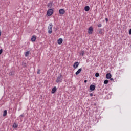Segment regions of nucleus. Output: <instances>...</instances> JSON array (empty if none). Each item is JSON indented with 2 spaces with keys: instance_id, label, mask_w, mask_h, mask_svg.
<instances>
[{
  "instance_id": "1",
  "label": "nucleus",
  "mask_w": 131,
  "mask_h": 131,
  "mask_svg": "<svg viewBox=\"0 0 131 131\" xmlns=\"http://www.w3.org/2000/svg\"><path fill=\"white\" fill-rule=\"evenodd\" d=\"M48 31L49 34H51V33H52L53 31V24L52 23L49 24V26H48Z\"/></svg>"
},
{
  "instance_id": "2",
  "label": "nucleus",
  "mask_w": 131,
  "mask_h": 131,
  "mask_svg": "<svg viewBox=\"0 0 131 131\" xmlns=\"http://www.w3.org/2000/svg\"><path fill=\"white\" fill-rule=\"evenodd\" d=\"M53 13H54V10L50 9L47 11V16H52Z\"/></svg>"
},
{
  "instance_id": "3",
  "label": "nucleus",
  "mask_w": 131,
  "mask_h": 131,
  "mask_svg": "<svg viewBox=\"0 0 131 131\" xmlns=\"http://www.w3.org/2000/svg\"><path fill=\"white\" fill-rule=\"evenodd\" d=\"M62 81H63V78H62V75H60V76L57 77L56 82L59 83V82H62Z\"/></svg>"
},
{
  "instance_id": "4",
  "label": "nucleus",
  "mask_w": 131,
  "mask_h": 131,
  "mask_svg": "<svg viewBox=\"0 0 131 131\" xmlns=\"http://www.w3.org/2000/svg\"><path fill=\"white\" fill-rule=\"evenodd\" d=\"M93 31H94V28L91 26L88 29V33L89 35L93 34Z\"/></svg>"
},
{
  "instance_id": "5",
  "label": "nucleus",
  "mask_w": 131,
  "mask_h": 131,
  "mask_svg": "<svg viewBox=\"0 0 131 131\" xmlns=\"http://www.w3.org/2000/svg\"><path fill=\"white\" fill-rule=\"evenodd\" d=\"M59 13L60 15H64L65 14V10L64 9H60L59 10Z\"/></svg>"
},
{
  "instance_id": "6",
  "label": "nucleus",
  "mask_w": 131,
  "mask_h": 131,
  "mask_svg": "<svg viewBox=\"0 0 131 131\" xmlns=\"http://www.w3.org/2000/svg\"><path fill=\"white\" fill-rule=\"evenodd\" d=\"M78 66H79V63L78 62H76L74 63L73 68L74 69H76Z\"/></svg>"
},
{
  "instance_id": "7",
  "label": "nucleus",
  "mask_w": 131,
  "mask_h": 131,
  "mask_svg": "<svg viewBox=\"0 0 131 131\" xmlns=\"http://www.w3.org/2000/svg\"><path fill=\"white\" fill-rule=\"evenodd\" d=\"M95 89H96V86H95L94 85H91L90 86V91H95Z\"/></svg>"
},
{
  "instance_id": "8",
  "label": "nucleus",
  "mask_w": 131,
  "mask_h": 131,
  "mask_svg": "<svg viewBox=\"0 0 131 131\" xmlns=\"http://www.w3.org/2000/svg\"><path fill=\"white\" fill-rule=\"evenodd\" d=\"M63 43V39L62 38H59L58 41H57V43L58 45H62V43Z\"/></svg>"
},
{
  "instance_id": "9",
  "label": "nucleus",
  "mask_w": 131,
  "mask_h": 131,
  "mask_svg": "<svg viewBox=\"0 0 131 131\" xmlns=\"http://www.w3.org/2000/svg\"><path fill=\"white\" fill-rule=\"evenodd\" d=\"M112 77V75L110 73H108L106 75V78H107V79H110V78H111Z\"/></svg>"
},
{
  "instance_id": "10",
  "label": "nucleus",
  "mask_w": 131,
  "mask_h": 131,
  "mask_svg": "<svg viewBox=\"0 0 131 131\" xmlns=\"http://www.w3.org/2000/svg\"><path fill=\"white\" fill-rule=\"evenodd\" d=\"M57 92V87L55 86L54 87L51 91L52 94H55V92Z\"/></svg>"
},
{
  "instance_id": "11",
  "label": "nucleus",
  "mask_w": 131,
  "mask_h": 131,
  "mask_svg": "<svg viewBox=\"0 0 131 131\" xmlns=\"http://www.w3.org/2000/svg\"><path fill=\"white\" fill-rule=\"evenodd\" d=\"M82 70V69L81 68L78 69V71L75 73L76 75H78V74L81 72Z\"/></svg>"
},
{
  "instance_id": "12",
  "label": "nucleus",
  "mask_w": 131,
  "mask_h": 131,
  "mask_svg": "<svg viewBox=\"0 0 131 131\" xmlns=\"http://www.w3.org/2000/svg\"><path fill=\"white\" fill-rule=\"evenodd\" d=\"M36 40V37L35 36H32L31 38V41L34 42Z\"/></svg>"
},
{
  "instance_id": "13",
  "label": "nucleus",
  "mask_w": 131,
  "mask_h": 131,
  "mask_svg": "<svg viewBox=\"0 0 131 131\" xmlns=\"http://www.w3.org/2000/svg\"><path fill=\"white\" fill-rule=\"evenodd\" d=\"M84 10H85L86 12H89V11H90V6H86L84 7Z\"/></svg>"
},
{
  "instance_id": "14",
  "label": "nucleus",
  "mask_w": 131,
  "mask_h": 131,
  "mask_svg": "<svg viewBox=\"0 0 131 131\" xmlns=\"http://www.w3.org/2000/svg\"><path fill=\"white\" fill-rule=\"evenodd\" d=\"M99 34H104V32H103V29H99Z\"/></svg>"
},
{
  "instance_id": "15",
  "label": "nucleus",
  "mask_w": 131,
  "mask_h": 131,
  "mask_svg": "<svg viewBox=\"0 0 131 131\" xmlns=\"http://www.w3.org/2000/svg\"><path fill=\"white\" fill-rule=\"evenodd\" d=\"M13 128H17V127H18V125L16 123H14L13 124Z\"/></svg>"
},
{
  "instance_id": "16",
  "label": "nucleus",
  "mask_w": 131,
  "mask_h": 131,
  "mask_svg": "<svg viewBox=\"0 0 131 131\" xmlns=\"http://www.w3.org/2000/svg\"><path fill=\"white\" fill-rule=\"evenodd\" d=\"M80 54L82 56H83V55H84V50L81 51L80 52Z\"/></svg>"
},
{
  "instance_id": "17",
  "label": "nucleus",
  "mask_w": 131,
  "mask_h": 131,
  "mask_svg": "<svg viewBox=\"0 0 131 131\" xmlns=\"http://www.w3.org/2000/svg\"><path fill=\"white\" fill-rule=\"evenodd\" d=\"M29 56V51H27L25 53V57H28Z\"/></svg>"
},
{
  "instance_id": "18",
  "label": "nucleus",
  "mask_w": 131,
  "mask_h": 131,
  "mask_svg": "<svg viewBox=\"0 0 131 131\" xmlns=\"http://www.w3.org/2000/svg\"><path fill=\"white\" fill-rule=\"evenodd\" d=\"M7 114V110H5L3 112V116H6Z\"/></svg>"
},
{
  "instance_id": "19",
  "label": "nucleus",
  "mask_w": 131,
  "mask_h": 131,
  "mask_svg": "<svg viewBox=\"0 0 131 131\" xmlns=\"http://www.w3.org/2000/svg\"><path fill=\"white\" fill-rule=\"evenodd\" d=\"M109 82V81L108 80H105L104 81V84H108V83Z\"/></svg>"
},
{
  "instance_id": "20",
  "label": "nucleus",
  "mask_w": 131,
  "mask_h": 131,
  "mask_svg": "<svg viewBox=\"0 0 131 131\" xmlns=\"http://www.w3.org/2000/svg\"><path fill=\"white\" fill-rule=\"evenodd\" d=\"M95 76L96 77H99V76H100V74H99V73H96L95 74Z\"/></svg>"
},
{
  "instance_id": "21",
  "label": "nucleus",
  "mask_w": 131,
  "mask_h": 131,
  "mask_svg": "<svg viewBox=\"0 0 131 131\" xmlns=\"http://www.w3.org/2000/svg\"><path fill=\"white\" fill-rule=\"evenodd\" d=\"M37 74H40V69H38V70Z\"/></svg>"
},
{
  "instance_id": "22",
  "label": "nucleus",
  "mask_w": 131,
  "mask_h": 131,
  "mask_svg": "<svg viewBox=\"0 0 131 131\" xmlns=\"http://www.w3.org/2000/svg\"><path fill=\"white\" fill-rule=\"evenodd\" d=\"M98 27H102V24H100L98 25Z\"/></svg>"
},
{
  "instance_id": "23",
  "label": "nucleus",
  "mask_w": 131,
  "mask_h": 131,
  "mask_svg": "<svg viewBox=\"0 0 131 131\" xmlns=\"http://www.w3.org/2000/svg\"><path fill=\"white\" fill-rule=\"evenodd\" d=\"M3 53V49L0 50V55H2V53Z\"/></svg>"
},
{
  "instance_id": "24",
  "label": "nucleus",
  "mask_w": 131,
  "mask_h": 131,
  "mask_svg": "<svg viewBox=\"0 0 131 131\" xmlns=\"http://www.w3.org/2000/svg\"><path fill=\"white\" fill-rule=\"evenodd\" d=\"M90 97H93V93H91V94H90Z\"/></svg>"
},
{
  "instance_id": "25",
  "label": "nucleus",
  "mask_w": 131,
  "mask_h": 131,
  "mask_svg": "<svg viewBox=\"0 0 131 131\" xmlns=\"http://www.w3.org/2000/svg\"><path fill=\"white\" fill-rule=\"evenodd\" d=\"M105 21H106V22H108V18H105Z\"/></svg>"
},
{
  "instance_id": "26",
  "label": "nucleus",
  "mask_w": 131,
  "mask_h": 131,
  "mask_svg": "<svg viewBox=\"0 0 131 131\" xmlns=\"http://www.w3.org/2000/svg\"><path fill=\"white\" fill-rule=\"evenodd\" d=\"M129 34H131V29L129 30Z\"/></svg>"
},
{
  "instance_id": "27",
  "label": "nucleus",
  "mask_w": 131,
  "mask_h": 131,
  "mask_svg": "<svg viewBox=\"0 0 131 131\" xmlns=\"http://www.w3.org/2000/svg\"><path fill=\"white\" fill-rule=\"evenodd\" d=\"M84 82H85V83H86L88 82V80H85L84 81Z\"/></svg>"
},
{
  "instance_id": "28",
  "label": "nucleus",
  "mask_w": 131,
  "mask_h": 131,
  "mask_svg": "<svg viewBox=\"0 0 131 131\" xmlns=\"http://www.w3.org/2000/svg\"><path fill=\"white\" fill-rule=\"evenodd\" d=\"M1 35H2V32L0 30V36H1Z\"/></svg>"
},
{
  "instance_id": "29",
  "label": "nucleus",
  "mask_w": 131,
  "mask_h": 131,
  "mask_svg": "<svg viewBox=\"0 0 131 131\" xmlns=\"http://www.w3.org/2000/svg\"><path fill=\"white\" fill-rule=\"evenodd\" d=\"M50 5H52V4H49V5H48V7H50Z\"/></svg>"
},
{
  "instance_id": "30",
  "label": "nucleus",
  "mask_w": 131,
  "mask_h": 131,
  "mask_svg": "<svg viewBox=\"0 0 131 131\" xmlns=\"http://www.w3.org/2000/svg\"><path fill=\"white\" fill-rule=\"evenodd\" d=\"M23 116H24L23 115H20V117H23Z\"/></svg>"
},
{
  "instance_id": "31",
  "label": "nucleus",
  "mask_w": 131,
  "mask_h": 131,
  "mask_svg": "<svg viewBox=\"0 0 131 131\" xmlns=\"http://www.w3.org/2000/svg\"><path fill=\"white\" fill-rule=\"evenodd\" d=\"M111 80H113V78H111Z\"/></svg>"
}]
</instances>
